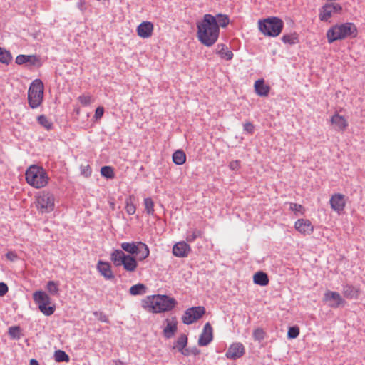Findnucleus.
Wrapping results in <instances>:
<instances>
[{"label": "nucleus", "mask_w": 365, "mask_h": 365, "mask_svg": "<svg viewBox=\"0 0 365 365\" xmlns=\"http://www.w3.org/2000/svg\"><path fill=\"white\" fill-rule=\"evenodd\" d=\"M136 255H138V259L143 261L150 255V250L148 245L142 242H138V250Z\"/></svg>", "instance_id": "26"}, {"label": "nucleus", "mask_w": 365, "mask_h": 365, "mask_svg": "<svg viewBox=\"0 0 365 365\" xmlns=\"http://www.w3.org/2000/svg\"><path fill=\"white\" fill-rule=\"evenodd\" d=\"M43 84L40 79H36L31 83L28 91V103L32 109L38 108L43 98Z\"/></svg>", "instance_id": "6"}, {"label": "nucleus", "mask_w": 365, "mask_h": 365, "mask_svg": "<svg viewBox=\"0 0 365 365\" xmlns=\"http://www.w3.org/2000/svg\"><path fill=\"white\" fill-rule=\"evenodd\" d=\"M29 365H38V361L36 359H31Z\"/></svg>", "instance_id": "57"}, {"label": "nucleus", "mask_w": 365, "mask_h": 365, "mask_svg": "<svg viewBox=\"0 0 365 365\" xmlns=\"http://www.w3.org/2000/svg\"><path fill=\"white\" fill-rule=\"evenodd\" d=\"M357 29L353 23H343L336 24L327 31V41L331 43L336 41L344 39L349 36H356Z\"/></svg>", "instance_id": "3"}, {"label": "nucleus", "mask_w": 365, "mask_h": 365, "mask_svg": "<svg viewBox=\"0 0 365 365\" xmlns=\"http://www.w3.org/2000/svg\"><path fill=\"white\" fill-rule=\"evenodd\" d=\"M53 357L56 362H68L70 361L69 356L62 350L56 351Z\"/></svg>", "instance_id": "34"}, {"label": "nucleus", "mask_w": 365, "mask_h": 365, "mask_svg": "<svg viewBox=\"0 0 365 365\" xmlns=\"http://www.w3.org/2000/svg\"><path fill=\"white\" fill-rule=\"evenodd\" d=\"M329 202L331 207L337 213L342 212L346 205L344 195L339 193L333 195Z\"/></svg>", "instance_id": "17"}, {"label": "nucleus", "mask_w": 365, "mask_h": 365, "mask_svg": "<svg viewBox=\"0 0 365 365\" xmlns=\"http://www.w3.org/2000/svg\"><path fill=\"white\" fill-rule=\"evenodd\" d=\"M264 332L263 331L262 329H260V328H257L256 329L254 330L253 331V337L255 339V340H257V341H262L264 339Z\"/></svg>", "instance_id": "44"}, {"label": "nucleus", "mask_w": 365, "mask_h": 365, "mask_svg": "<svg viewBox=\"0 0 365 365\" xmlns=\"http://www.w3.org/2000/svg\"><path fill=\"white\" fill-rule=\"evenodd\" d=\"M145 211L149 215L154 216V202L150 197L144 199Z\"/></svg>", "instance_id": "35"}, {"label": "nucleus", "mask_w": 365, "mask_h": 365, "mask_svg": "<svg viewBox=\"0 0 365 365\" xmlns=\"http://www.w3.org/2000/svg\"><path fill=\"white\" fill-rule=\"evenodd\" d=\"M205 313L204 307H192L185 311L182 317V322L185 324H191L200 319Z\"/></svg>", "instance_id": "10"}, {"label": "nucleus", "mask_w": 365, "mask_h": 365, "mask_svg": "<svg viewBox=\"0 0 365 365\" xmlns=\"http://www.w3.org/2000/svg\"><path fill=\"white\" fill-rule=\"evenodd\" d=\"M245 349L242 343L236 342L230 346L225 353V356L231 360H236L244 355Z\"/></svg>", "instance_id": "13"}, {"label": "nucleus", "mask_w": 365, "mask_h": 365, "mask_svg": "<svg viewBox=\"0 0 365 365\" xmlns=\"http://www.w3.org/2000/svg\"><path fill=\"white\" fill-rule=\"evenodd\" d=\"M213 339V330L211 324L207 322L200 335L198 344L200 346H207Z\"/></svg>", "instance_id": "14"}, {"label": "nucleus", "mask_w": 365, "mask_h": 365, "mask_svg": "<svg viewBox=\"0 0 365 365\" xmlns=\"http://www.w3.org/2000/svg\"><path fill=\"white\" fill-rule=\"evenodd\" d=\"M33 299L39 310L45 316H51L54 313L56 306L55 304L50 305L51 299L47 293L43 291H36L33 294Z\"/></svg>", "instance_id": "8"}, {"label": "nucleus", "mask_w": 365, "mask_h": 365, "mask_svg": "<svg viewBox=\"0 0 365 365\" xmlns=\"http://www.w3.org/2000/svg\"><path fill=\"white\" fill-rule=\"evenodd\" d=\"M116 365H123V362L120 361H116Z\"/></svg>", "instance_id": "58"}, {"label": "nucleus", "mask_w": 365, "mask_h": 365, "mask_svg": "<svg viewBox=\"0 0 365 365\" xmlns=\"http://www.w3.org/2000/svg\"><path fill=\"white\" fill-rule=\"evenodd\" d=\"M180 352L182 355L186 356H189V355H190V354H191V352H190V348H189V349H185V348H184V349H182V351H180Z\"/></svg>", "instance_id": "55"}, {"label": "nucleus", "mask_w": 365, "mask_h": 365, "mask_svg": "<svg viewBox=\"0 0 365 365\" xmlns=\"http://www.w3.org/2000/svg\"><path fill=\"white\" fill-rule=\"evenodd\" d=\"M85 5H86V1L85 0H80L77 3V7L81 11H83L85 10V9H86Z\"/></svg>", "instance_id": "54"}, {"label": "nucleus", "mask_w": 365, "mask_h": 365, "mask_svg": "<svg viewBox=\"0 0 365 365\" xmlns=\"http://www.w3.org/2000/svg\"><path fill=\"white\" fill-rule=\"evenodd\" d=\"M324 300L331 308H337L346 304L345 300L339 293L333 291H327L324 294Z\"/></svg>", "instance_id": "12"}, {"label": "nucleus", "mask_w": 365, "mask_h": 365, "mask_svg": "<svg viewBox=\"0 0 365 365\" xmlns=\"http://www.w3.org/2000/svg\"><path fill=\"white\" fill-rule=\"evenodd\" d=\"M146 287L143 284H137L130 288V294L133 296L142 295L146 292Z\"/></svg>", "instance_id": "31"}, {"label": "nucleus", "mask_w": 365, "mask_h": 365, "mask_svg": "<svg viewBox=\"0 0 365 365\" xmlns=\"http://www.w3.org/2000/svg\"><path fill=\"white\" fill-rule=\"evenodd\" d=\"M36 61L37 58L35 56H27L21 54L17 56V57L16 58V63L19 65H21L27 62H29L31 64L34 65Z\"/></svg>", "instance_id": "30"}, {"label": "nucleus", "mask_w": 365, "mask_h": 365, "mask_svg": "<svg viewBox=\"0 0 365 365\" xmlns=\"http://www.w3.org/2000/svg\"><path fill=\"white\" fill-rule=\"evenodd\" d=\"M283 21L277 17H271L259 21V29L266 36L275 37L282 31Z\"/></svg>", "instance_id": "7"}, {"label": "nucleus", "mask_w": 365, "mask_h": 365, "mask_svg": "<svg viewBox=\"0 0 365 365\" xmlns=\"http://www.w3.org/2000/svg\"><path fill=\"white\" fill-rule=\"evenodd\" d=\"M342 294L345 298L349 299H357L359 297V289L351 284H343Z\"/></svg>", "instance_id": "22"}, {"label": "nucleus", "mask_w": 365, "mask_h": 365, "mask_svg": "<svg viewBox=\"0 0 365 365\" xmlns=\"http://www.w3.org/2000/svg\"><path fill=\"white\" fill-rule=\"evenodd\" d=\"M9 335L13 339H19L21 336V328L19 326H13L9 328Z\"/></svg>", "instance_id": "38"}, {"label": "nucleus", "mask_w": 365, "mask_h": 365, "mask_svg": "<svg viewBox=\"0 0 365 365\" xmlns=\"http://www.w3.org/2000/svg\"><path fill=\"white\" fill-rule=\"evenodd\" d=\"M97 269L105 279H112L114 278L110 263L100 260L97 264Z\"/></svg>", "instance_id": "20"}, {"label": "nucleus", "mask_w": 365, "mask_h": 365, "mask_svg": "<svg viewBox=\"0 0 365 365\" xmlns=\"http://www.w3.org/2000/svg\"><path fill=\"white\" fill-rule=\"evenodd\" d=\"M229 167L232 170H237L240 168V161L239 160H232L230 163Z\"/></svg>", "instance_id": "52"}, {"label": "nucleus", "mask_w": 365, "mask_h": 365, "mask_svg": "<svg viewBox=\"0 0 365 365\" xmlns=\"http://www.w3.org/2000/svg\"><path fill=\"white\" fill-rule=\"evenodd\" d=\"M101 174L102 176L108 179H113L115 177L113 169L110 166L102 167Z\"/></svg>", "instance_id": "39"}, {"label": "nucleus", "mask_w": 365, "mask_h": 365, "mask_svg": "<svg viewBox=\"0 0 365 365\" xmlns=\"http://www.w3.org/2000/svg\"><path fill=\"white\" fill-rule=\"evenodd\" d=\"M341 9V6L338 4H327L319 9V19L322 21H328L334 14L339 13Z\"/></svg>", "instance_id": "11"}, {"label": "nucleus", "mask_w": 365, "mask_h": 365, "mask_svg": "<svg viewBox=\"0 0 365 365\" xmlns=\"http://www.w3.org/2000/svg\"><path fill=\"white\" fill-rule=\"evenodd\" d=\"M177 331V324L176 322L173 323L167 320V325L163 329V334L166 339H170L173 337Z\"/></svg>", "instance_id": "27"}, {"label": "nucleus", "mask_w": 365, "mask_h": 365, "mask_svg": "<svg viewBox=\"0 0 365 365\" xmlns=\"http://www.w3.org/2000/svg\"><path fill=\"white\" fill-rule=\"evenodd\" d=\"M255 91L256 93L259 96H267L269 91L270 87L269 86L267 85L264 82V80L263 78L258 79L255 83Z\"/></svg>", "instance_id": "21"}, {"label": "nucleus", "mask_w": 365, "mask_h": 365, "mask_svg": "<svg viewBox=\"0 0 365 365\" xmlns=\"http://www.w3.org/2000/svg\"><path fill=\"white\" fill-rule=\"evenodd\" d=\"M58 283L54 281H48L46 284V289L48 292L52 295H58L59 294V287Z\"/></svg>", "instance_id": "36"}, {"label": "nucleus", "mask_w": 365, "mask_h": 365, "mask_svg": "<svg viewBox=\"0 0 365 365\" xmlns=\"http://www.w3.org/2000/svg\"><path fill=\"white\" fill-rule=\"evenodd\" d=\"M215 18L217 19V22L219 28H220V26H221L222 28L226 27L229 24V21H230L229 18L225 14H219L217 15V16H215Z\"/></svg>", "instance_id": "40"}, {"label": "nucleus", "mask_w": 365, "mask_h": 365, "mask_svg": "<svg viewBox=\"0 0 365 365\" xmlns=\"http://www.w3.org/2000/svg\"><path fill=\"white\" fill-rule=\"evenodd\" d=\"M6 257L7 259H9V260H10L11 262H14V261H16L18 259V255L14 251H9L6 254Z\"/></svg>", "instance_id": "49"}, {"label": "nucleus", "mask_w": 365, "mask_h": 365, "mask_svg": "<svg viewBox=\"0 0 365 365\" xmlns=\"http://www.w3.org/2000/svg\"><path fill=\"white\" fill-rule=\"evenodd\" d=\"M216 53L220 56V58L230 61L233 58V53L227 49V47L225 44H218L217 46Z\"/></svg>", "instance_id": "23"}, {"label": "nucleus", "mask_w": 365, "mask_h": 365, "mask_svg": "<svg viewBox=\"0 0 365 365\" xmlns=\"http://www.w3.org/2000/svg\"><path fill=\"white\" fill-rule=\"evenodd\" d=\"M25 175L27 183L36 189L44 187L49 180L46 170L43 167L36 165L29 166Z\"/></svg>", "instance_id": "4"}, {"label": "nucleus", "mask_w": 365, "mask_h": 365, "mask_svg": "<svg viewBox=\"0 0 365 365\" xmlns=\"http://www.w3.org/2000/svg\"><path fill=\"white\" fill-rule=\"evenodd\" d=\"M110 259L115 267L123 266V268L130 272H134L138 267L135 258L130 255L125 254L121 250H113L110 255Z\"/></svg>", "instance_id": "5"}, {"label": "nucleus", "mask_w": 365, "mask_h": 365, "mask_svg": "<svg viewBox=\"0 0 365 365\" xmlns=\"http://www.w3.org/2000/svg\"><path fill=\"white\" fill-rule=\"evenodd\" d=\"M120 246L123 250L127 252L130 255H134L137 253V250H138V242H124L121 243Z\"/></svg>", "instance_id": "28"}, {"label": "nucleus", "mask_w": 365, "mask_h": 365, "mask_svg": "<svg viewBox=\"0 0 365 365\" xmlns=\"http://www.w3.org/2000/svg\"><path fill=\"white\" fill-rule=\"evenodd\" d=\"M197 36L201 43L210 47L219 38L220 29L215 16L206 14L201 21L197 24Z\"/></svg>", "instance_id": "1"}, {"label": "nucleus", "mask_w": 365, "mask_h": 365, "mask_svg": "<svg viewBox=\"0 0 365 365\" xmlns=\"http://www.w3.org/2000/svg\"><path fill=\"white\" fill-rule=\"evenodd\" d=\"M202 232L196 228H190L187 230L185 239L187 243L193 242L197 238L202 236Z\"/></svg>", "instance_id": "24"}, {"label": "nucleus", "mask_w": 365, "mask_h": 365, "mask_svg": "<svg viewBox=\"0 0 365 365\" xmlns=\"http://www.w3.org/2000/svg\"><path fill=\"white\" fill-rule=\"evenodd\" d=\"M244 131L248 134H252L255 130L254 125L250 122H246L243 124Z\"/></svg>", "instance_id": "46"}, {"label": "nucleus", "mask_w": 365, "mask_h": 365, "mask_svg": "<svg viewBox=\"0 0 365 365\" xmlns=\"http://www.w3.org/2000/svg\"><path fill=\"white\" fill-rule=\"evenodd\" d=\"M38 123L47 130L53 128V123L44 115H41L37 118Z\"/></svg>", "instance_id": "32"}, {"label": "nucleus", "mask_w": 365, "mask_h": 365, "mask_svg": "<svg viewBox=\"0 0 365 365\" xmlns=\"http://www.w3.org/2000/svg\"><path fill=\"white\" fill-rule=\"evenodd\" d=\"M295 230L304 235H311L314 231V227L309 220L298 219L294 223Z\"/></svg>", "instance_id": "15"}, {"label": "nucleus", "mask_w": 365, "mask_h": 365, "mask_svg": "<svg viewBox=\"0 0 365 365\" xmlns=\"http://www.w3.org/2000/svg\"><path fill=\"white\" fill-rule=\"evenodd\" d=\"M255 284L260 286H266L269 283V278L266 273L263 272H257L253 277Z\"/></svg>", "instance_id": "25"}, {"label": "nucleus", "mask_w": 365, "mask_h": 365, "mask_svg": "<svg viewBox=\"0 0 365 365\" xmlns=\"http://www.w3.org/2000/svg\"><path fill=\"white\" fill-rule=\"evenodd\" d=\"M95 316L97 317L98 318V319L101 322H108V317L103 314V312H95Z\"/></svg>", "instance_id": "50"}, {"label": "nucleus", "mask_w": 365, "mask_h": 365, "mask_svg": "<svg viewBox=\"0 0 365 365\" xmlns=\"http://www.w3.org/2000/svg\"><path fill=\"white\" fill-rule=\"evenodd\" d=\"M299 334V328L297 326H293L289 328L287 337L289 339H296Z\"/></svg>", "instance_id": "42"}, {"label": "nucleus", "mask_w": 365, "mask_h": 365, "mask_svg": "<svg viewBox=\"0 0 365 365\" xmlns=\"http://www.w3.org/2000/svg\"><path fill=\"white\" fill-rule=\"evenodd\" d=\"M36 206L42 214L49 213L54 210V195L48 191H42L36 197Z\"/></svg>", "instance_id": "9"}, {"label": "nucleus", "mask_w": 365, "mask_h": 365, "mask_svg": "<svg viewBox=\"0 0 365 365\" xmlns=\"http://www.w3.org/2000/svg\"><path fill=\"white\" fill-rule=\"evenodd\" d=\"M191 251V247L187 242L181 241L174 245L173 254L178 257H185Z\"/></svg>", "instance_id": "16"}, {"label": "nucleus", "mask_w": 365, "mask_h": 365, "mask_svg": "<svg viewBox=\"0 0 365 365\" xmlns=\"http://www.w3.org/2000/svg\"><path fill=\"white\" fill-rule=\"evenodd\" d=\"M104 113V108L103 107H98L95 111V118L96 119L101 118Z\"/></svg>", "instance_id": "51"}, {"label": "nucleus", "mask_w": 365, "mask_h": 365, "mask_svg": "<svg viewBox=\"0 0 365 365\" xmlns=\"http://www.w3.org/2000/svg\"><path fill=\"white\" fill-rule=\"evenodd\" d=\"M173 161L175 165H181L186 161V155L184 151L178 150L173 154Z\"/></svg>", "instance_id": "29"}, {"label": "nucleus", "mask_w": 365, "mask_h": 365, "mask_svg": "<svg viewBox=\"0 0 365 365\" xmlns=\"http://www.w3.org/2000/svg\"><path fill=\"white\" fill-rule=\"evenodd\" d=\"M282 40L284 43L292 45L297 43L298 38L296 34H286L282 36Z\"/></svg>", "instance_id": "41"}, {"label": "nucleus", "mask_w": 365, "mask_h": 365, "mask_svg": "<svg viewBox=\"0 0 365 365\" xmlns=\"http://www.w3.org/2000/svg\"><path fill=\"white\" fill-rule=\"evenodd\" d=\"M11 58L10 52L0 47V62L8 64L11 61Z\"/></svg>", "instance_id": "37"}, {"label": "nucleus", "mask_w": 365, "mask_h": 365, "mask_svg": "<svg viewBox=\"0 0 365 365\" xmlns=\"http://www.w3.org/2000/svg\"><path fill=\"white\" fill-rule=\"evenodd\" d=\"M145 307L149 308V310L153 313H161L171 310L176 304L174 298L167 295H152L148 296L143 300Z\"/></svg>", "instance_id": "2"}, {"label": "nucleus", "mask_w": 365, "mask_h": 365, "mask_svg": "<svg viewBox=\"0 0 365 365\" xmlns=\"http://www.w3.org/2000/svg\"><path fill=\"white\" fill-rule=\"evenodd\" d=\"M330 120L337 131H344L349 125L346 119L338 113L333 115Z\"/></svg>", "instance_id": "18"}, {"label": "nucleus", "mask_w": 365, "mask_h": 365, "mask_svg": "<svg viewBox=\"0 0 365 365\" xmlns=\"http://www.w3.org/2000/svg\"><path fill=\"white\" fill-rule=\"evenodd\" d=\"M125 210L130 215H134L135 212V205L131 202L130 199H127L125 201Z\"/></svg>", "instance_id": "43"}, {"label": "nucleus", "mask_w": 365, "mask_h": 365, "mask_svg": "<svg viewBox=\"0 0 365 365\" xmlns=\"http://www.w3.org/2000/svg\"><path fill=\"white\" fill-rule=\"evenodd\" d=\"M153 30V24L150 21L142 22L137 28L138 35L143 38L150 37Z\"/></svg>", "instance_id": "19"}, {"label": "nucleus", "mask_w": 365, "mask_h": 365, "mask_svg": "<svg viewBox=\"0 0 365 365\" xmlns=\"http://www.w3.org/2000/svg\"><path fill=\"white\" fill-rule=\"evenodd\" d=\"M91 168L88 165L81 166V173L85 177H89L91 175Z\"/></svg>", "instance_id": "47"}, {"label": "nucleus", "mask_w": 365, "mask_h": 365, "mask_svg": "<svg viewBox=\"0 0 365 365\" xmlns=\"http://www.w3.org/2000/svg\"><path fill=\"white\" fill-rule=\"evenodd\" d=\"M78 101H80V103L83 105V106H88L91 103V97L88 96H84V95H82V96H80L78 97Z\"/></svg>", "instance_id": "48"}, {"label": "nucleus", "mask_w": 365, "mask_h": 365, "mask_svg": "<svg viewBox=\"0 0 365 365\" xmlns=\"http://www.w3.org/2000/svg\"><path fill=\"white\" fill-rule=\"evenodd\" d=\"M187 344V336L185 334H181L177 339L174 349L176 348L178 351H182Z\"/></svg>", "instance_id": "33"}, {"label": "nucleus", "mask_w": 365, "mask_h": 365, "mask_svg": "<svg viewBox=\"0 0 365 365\" xmlns=\"http://www.w3.org/2000/svg\"><path fill=\"white\" fill-rule=\"evenodd\" d=\"M8 292V287L4 282H0V296L5 295Z\"/></svg>", "instance_id": "53"}, {"label": "nucleus", "mask_w": 365, "mask_h": 365, "mask_svg": "<svg viewBox=\"0 0 365 365\" xmlns=\"http://www.w3.org/2000/svg\"><path fill=\"white\" fill-rule=\"evenodd\" d=\"M190 352H191V354H192L194 356H197V355L200 354V351L197 348L193 347V348H190Z\"/></svg>", "instance_id": "56"}, {"label": "nucleus", "mask_w": 365, "mask_h": 365, "mask_svg": "<svg viewBox=\"0 0 365 365\" xmlns=\"http://www.w3.org/2000/svg\"><path fill=\"white\" fill-rule=\"evenodd\" d=\"M289 209L294 212L295 215H297L298 212L303 214L304 207L299 204L290 203Z\"/></svg>", "instance_id": "45"}]
</instances>
